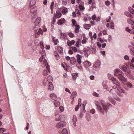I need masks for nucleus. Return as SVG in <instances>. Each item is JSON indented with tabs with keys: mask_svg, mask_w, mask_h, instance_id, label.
Wrapping results in <instances>:
<instances>
[{
	"mask_svg": "<svg viewBox=\"0 0 134 134\" xmlns=\"http://www.w3.org/2000/svg\"><path fill=\"white\" fill-rule=\"evenodd\" d=\"M66 118L65 115H62L59 116V128L65 127L66 125V122L64 121Z\"/></svg>",
	"mask_w": 134,
	"mask_h": 134,
	"instance_id": "obj_1",
	"label": "nucleus"
},
{
	"mask_svg": "<svg viewBox=\"0 0 134 134\" xmlns=\"http://www.w3.org/2000/svg\"><path fill=\"white\" fill-rule=\"evenodd\" d=\"M114 75L116 76L119 79L121 78L124 75L122 71L119 69H115L114 70Z\"/></svg>",
	"mask_w": 134,
	"mask_h": 134,
	"instance_id": "obj_2",
	"label": "nucleus"
},
{
	"mask_svg": "<svg viewBox=\"0 0 134 134\" xmlns=\"http://www.w3.org/2000/svg\"><path fill=\"white\" fill-rule=\"evenodd\" d=\"M100 102L105 110H106L108 108H109L112 107V105L111 104L109 103L106 104L103 100H101L100 101Z\"/></svg>",
	"mask_w": 134,
	"mask_h": 134,
	"instance_id": "obj_3",
	"label": "nucleus"
},
{
	"mask_svg": "<svg viewBox=\"0 0 134 134\" xmlns=\"http://www.w3.org/2000/svg\"><path fill=\"white\" fill-rule=\"evenodd\" d=\"M30 13L31 14V17L32 19L35 18L37 13V10L34 7L31 9L30 10Z\"/></svg>",
	"mask_w": 134,
	"mask_h": 134,
	"instance_id": "obj_4",
	"label": "nucleus"
},
{
	"mask_svg": "<svg viewBox=\"0 0 134 134\" xmlns=\"http://www.w3.org/2000/svg\"><path fill=\"white\" fill-rule=\"evenodd\" d=\"M101 64V62L100 60H97L96 62H95L94 64L93 65L94 67L97 69H98L100 67Z\"/></svg>",
	"mask_w": 134,
	"mask_h": 134,
	"instance_id": "obj_5",
	"label": "nucleus"
},
{
	"mask_svg": "<svg viewBox=\"0 0 134 134\" xmlns=\"http://www.w3.org/2000/svg\"><path fill=\"white\" fill-rule=\"evenodd\" d=\"M54 54L55 57H56V59L57 60H58V57L59 56L58 53L59 52V47L58 46L56 48H55V49H54Z\"/></svg>",
	"mask_w": 134,
	"mask_h": 134,
	"instance_id": "obj_6",
	"label": "nucleus"
},
{
	"mask_svg": "<svg viewBox=\"0 0 134 134\" xmlns=\"http://www.w3.org/2000/svg\"><path fill=\"white\" fill-rule=\"evenodd\" d=\"M60 11L63 14L66 13L68 12L67 9L64 7H62L60 8Z\"/></svg>",
	"mask_w": 134,
	"mask_h": 134,
	"instance_id": "obj_7",
	"label": "nucleus"
},
{
	"mask_svg": "<svg viewBox=\"0 0 134 134\" xmlns=\"http://www.w3.org/2000/svg\"><path fill=\"white\" fill-rule=\"evenodd\" d=\"M119 68L124 72L126 71L127 67L126 66L123 65H120L119 66Z\"/></svg>",
	"mask_w": 134,
	"mask_h": 134,
	"instance_id": "obj_8",
	"label": "nucleus"
},
{
	"mask_svg": "<svg viewBox=\"0 0 134 134\" xmlns=\"http://www.w3.org/2000/svg\"><path fill=\"white\" fill-rule=\"evenodd\" d=\"M76 57L77 58L76 60L77 62L79 64H80L81 63V59L82 58V57L80 55L77 54L76 55Z\"/></svg>",
	"mask_w": 134,
	"mask_h": 134,
	"instance_id": "obj_9",
	"label": "nucleus"
},
{
	"mask_svg": "<svg viewBox=\"0 0 134 134\" xmlns=\"http://www.w3.org/2000/svg\"><path fill=\"white\" fill-rule=\"evenodd\" d=\"M41 20V18L40 17L37 18L35 22V25L37 26L39 24Z\"/></svg>",
	"mask_w": 134,
	"mask_h": 134,
	"instance_id": "obj_10",
	"label": "nucleus"
},
{
	"mask_svg": "<svg viewBox=\"0 0 134 134\" xmlns=\"http://www.w3.org/2000/svg\"><path fill=\"white\" fill-rule=\"evenodd\" d=\"M76 59L74 57H71V59L70 60V63L71 64H74L76 63Z\"/></svg>",
	"mask_w": 134,
	"mask_h": 134,
	"instance_id": "obj_11",
	"label": "nucleus"
},
{
	"mask_svg": "<svg viewBox=\"0 0 134 134\" xmlns=\"http://www.w3.org/2000/svg\"><path fill=\"white\" fill-rule=\"evenodd\" d=\"M113 81V83L115 85L117 86H119L120 85V83L115 78L114 79L113 81Z\"/></svg>",
	"mask_w": 134,
	"mask_h": 134,
	"instance_id": "obj_12",
	"label": "nucleus"
},
{
	"mask_svg": "<svg viewBox=\"0 0 134 134\" xmlns=\"http://www.w3.org/2000/svg\"><path fill=\"white\" fill-rule=\"evenodd\" d=\"M54 87L53 85L51 83H49L48 84V88L49 90L52 91L54 89Z\"/></svg>",
	"mask_w": 134,
	"mask_h": 134,
	"instance_id": "obj_13",
	"label": "nucleus"
},
{
	"mask_svg": "<svg viewBox=\"0 0 134 134\" xmlns=\"http://www.w3.org/2000/svg\"><path fill=\"white\" fill-rule=\"evenodd\" d=\"M50 97L51 98L55 100L57 99L56 95L54 93L51 94L50 95Z\"/></svg>",
	"mask_w": 134,
	"mask_h": 134,
	"instance_id": "obj_14",
	"label": "nucleus"
},
{
	"mask_svg": "<svg viewBox=\"0 0 134 134\" xmlns=\"http://www.w3.org/2000/svg\"><path fill=\"white\" fill-rule=\"evenodd\" d=\"M53 80L52 77L51 76L49 75L48 76L47 81L49 83H51Z\"/></svg>",
	"mask_w": 134,
	"mask_h": 134,
	"instance_id": "obj_15",
	"label": "nucleus"
},
{
	"mask_svg": "<svg viewBox=\"0 0 134 134\" xmlns=\"http://www.w3.org/2000/svg\"><path fill=\"white\" fill-rule=\"evenodd\" d=\"M84 65H86V67L90 66L91 65V63L88 61H85L84 62H83Z\"/></svg>",
	"mask_w": 134,
	"mask_h": 134,
	"instance_id": "obj_16",
	"label": "nucleus"
},
{
	"mask_svg": "<svg viewBox=\"0 0 134 134\" xmlns=\"http://www.w3.org/2000/svg\"><path fill=\"white\" fill-rule=\"evenodd\" d=\"M127 22L129 24L132 25L134 24V20L132 19H128Z\"/></svg>",
	"mask_w": 134,
	"mask_h": 134,
	"instance_id": "obj_17",
	"label": "nucleus"
},
{
	"mask_svg": "<svg viewBox=\"0 0 134 134\" xmlns=\"http://www.w3.org/2000/svg\"><path fill=\"white\" fill-rule=\"evenodd\" d=\"M98 110L100 111V113L102 114H104V112L102 107L100 106L97 105Z\"/></svg>",
	"mask_w": 134,
	"mask_h": 134,
	"instance_id": "obj_18",
	"label": "nucleus"
},
{
	"mask_svg": "<svg viewBox=\"0 0 134 134\" xmlns=\"http://www.w3.org/2000/svg\"><path fill=\"white\" fill-rule=\"evenodd\" d=\"M108 100L109 101L112 103L114 105H115V101L114 99L111 97H110L108 98Z\"/></svg>",
	"mask_w": 134,
	"mask_h": 134,
	"instance_id": "obj_19",
	"label": "nucleus"
},
{
	"mask_svg": "<svg viewBox=\"0 0 134 134\" xmlns=\"http://www.w3.org/2000/svg\"><path fill=\"white\" fill-rule=\"evenodd\" d=\"M60 37L61 39L63 40L66 38H67V36L64 33H61Z\"/></svg>",
	"mask_w": 134,
	"mask_h": 134,
	"instance_id": "obj_20",
	"label": "nucleus"
},
{
	"mask_svg": "<svg viewBox=\"0 0 134 134\" xmlns=\"http://www.w3.org/2000/svg\"><path fill=\"white\" fill-rule=\"evenodd\" d=\"M77 93L76 91H73L70 97L72 99L75 98L76 96Z\"/></svg>",
	"mask_w": 134,
	"mask_h": 134,
	"instance_id": "obj_21",
	"label": "nucleus"
},
{
	"mask_svg": "<svg viewBox=\"0 0 134 134\" xmlns=\"http://www.w3.org/2000/svg\"><path fill=\"white\" fill-rule=\"evenodd\" d=\"M108 76L109 79L111 80L112 81H113L114 79L115 78L113 77V75L109 74H108Z\"/></svg>",
	"mask_w": 134,
	"mask_h": 134,
	"instance_id": "obj_22",
	"label": "nucleus"
},
{
	"mask_svg": "<svg viewBox=\"0 0 134 134\" xmlns=\"http://www.w3.org/2000/svg\"><path fill=\"white\" fill-rule=\"evenodd\" d=\"M98 40V41H99L101 43H104V42H107V40H102V38H100L98 37L97 39Z\"/></svg>",
	"mask_w": 134,
	"mask_h": 134,
	"instance_id": "obj_23",
	"label": "nucleus"
},
{
	"mask_svg": "<svg viewBox=\"0 0 134 134\" xmlns=\"http://www.w3.org/2000/svg\"><path fill=\"white\" fill-rule=\"evenodd\" d=\"M118 90L120 92L125 93V91L121 87L119 86L118 88Z\"/></svg>",
	"mask_w": 134,
	"mask_h": 134,
	"instance_id": "obj_24",
	"label": "nucleus"
},
{
	"mask_svg": "<svg viewBox=\"0 0 134 134\" xmlns=\"http://www.w3.org/2000/svg\"><path fill=\"white\" fill-rule=\"evenodd\" d=\"M65 21V19L63 18H62L59 20V25H61L64 23Z\"/></svg>",
	"mask_w": 134,
	"mask_h": 134,
	"instance_id": "obj_25",
	"label": "nucleus"
},
{
	"mask_svg": "<svg viewBox=\"0 0 134 134\" xmlns=\"http://www.w3.org/2000/svg\"><path fill=\"white\" fill-rule=\"evenodd\" d=\"M83 27L84 28L88 30L90 28L91 26L90 24H85L84 25Z\"/></svg>",
	"mask_w": 134,
	"mask_h": 134,
	"instance_id": "obj_26",
	"label": "nucleus"
},
{
	"mask_svg": "<svg viewBox=\"0 0 134 134\" xmlns=\"http://www.w3.org/2000/svg\"><path fill=\"white\" fill-rule=\"evenodd\" d=\"M86 103H87V101L86 100H85L84 101V102L82 104L83 108V111L84 113H85L86 111L85 110V107Z\"/></svg>",
	"mask_w": 134,
	"mask_h": 134,
	"instance_id": "obj_27",
	"label": "nucleus"
},
{
	"mask_svg": "<svg viewBox=\"0 0 134 134\" xmlns=\"http://www.w3.org/2000/svg\"><path fill=\"white\" fill-rule=\"evenodd\" d=\"M55 39V38L54 37H53L52 40L54 43V44L56 45L59 42L58 39Z\"/></svg>",
	"mask_w": 134,
	"mask_h": 134,
	"instance_id": "obj_28",
	"label": "nucleus"
},
{
	"mask_svg": "<svg viewBox=\"0 0 134 134\" xmlns=\"http://www.w3.org/2000/svg\"><path fill=\"white\" fill-rule=\"evenodd\" d=\"M42 58L43 59H44L45 58V52L44 50H42Z\"/></svg>",
	"mask_w": 134,
	"mask_h": 134,
	"instance_id": "obj_29",
	"label": "nucleus"
},
{
	"mask_svg": "<svg viewBox=\"0 0 134 134\" xmlns=\"http://www.w3.org/2000/svg\"><path fill=\"white\" fill-rule=\"evenodd\" d=\"M48 71L44 70L42 72L43 75L45 76H46L48 75Z\"/></svg>",
	"mask_w": 134,
	"mask_h": 134,
	"instance_id": "obj_30",
	"label": "nucleus"
},
{
	"mask_svg": "<svg viewBox=\"0 0 134 134\" xmlns=\"http://www.w3.org/2000/svg\"><path fill=\"white\" fill-rule=\"evenodd\" d=\"M54 103L56 107H58L59 105V101L57 100H54Z\"/></svg>",
	"mask_w": 134,
	"mask_h": 134,
	"instance_id": "obj_31",
	"label": "nucleus"
},
{
	"mask_svg": "<svg viewBox=\"0 0 134 134\" xmlns=\"http://www.w3.org/2000/svg\"><path fill=\"white\" fill-rule=\"evenodd\" d=\"M62 134H67L68 131L66 129H63L62 131Z\"/></svg>",
	"mask_w": 134,
	"mask_h": 134,
	"instance_id": "obj_32",
	"label": "nucleus"
},
{
	"mask_svg": "<svg viewBox=\"0 0 134 134\" xmlns=\"http://www.w3.org/2000/svg\"><path fill=\"white\" fill-rule=\"evenodd\" d=\"M90 50L91 53H95L96 49L94 48H90Z\"/></svg>",
	"mask_w": 134,
	"mask_h": 134,
	"instance_id": "obj_33",
	"label": "nucleus"
},
{
	"mask_svg": "<svg viewBox=\"0 0 134 134\" xmlns=\"http://www.w3.org/2000/svg\"><path fill=\"white\" fill-rule=\"evenodd\" d=\"M43 31L41 29V28H39L38 31L37 33L38 35H40L41 34L42 35L43 33Z\"/></svg>",
	"mask_w": 134,
	"mask_h": 134,
	"instance_id": "obj_34",
	"label": "nucleus"
},
{
	"mask_svg": "<svg viewBox=\"0 0 134 134\" xmlns=\"http://www.w3.org/2000/svg\"><path fill=\"white\" fill-rule=\"evenodd\" d=\"M77 120V118H76V116L74 115L73 116L72 119V121L74 124L75 123Z\"/></svg>",
	"mask_w": 134,
	"mask_h": 134,
	"instance_id": "obj_35",
	"label": "nucleus"
},
{
	"mask_svg": "<svg viewBox=\"0 0 134 134\" xmlns=\"http://www.w3.org/2000/svg\"><path fill=\"white\" fill-rule=\"evenodd\" d=\"M125 14L127 16L130 17L131 18L132 17V15H131V14L129 12H127L125 13Z\"/></svg>",
	"mask_w": 134,
	"mask_h": 134,
	"instance_id": "obj_36",
	"label": "nucleus"
},
{
	"mask_svg": "<svg viewBox=\"0 0 134 134\" xmlns=\"http://www.w3.org/2000/svg\"><path fill=\"white\" fill-rule=\"evenodd\" d=\"M129 10L132 14H134V10L132 8H129Z\"/></svg>",
	"mask_w": 134,
	"mask_h": 134,
	"instance_id": "obj_37",
	"label": "nucleus"
},
{
	"mask_svg": "<svg viewBox=\"0 0 134 134\" xmlns=\"http://www.w3.org/2000/svg\"><path fill=\"white\" fill-rule=\"evenodd\" d=\"M119 79L121 81H123L124 82L126 81L127 80V79L124 76H123L121 78H120Z\"/></svg>",
	"mask_w": 134,
	"mask_h": 134,
	"instance_id": "obj_38",
	"label": "nucleus"
},
{
	"mask_svg": "<svg viewBox=\"0 0 134 134\" xmlns=\"http://www.w3.org/2000/svg\"><path fill=\"white\" fill-rule=\"evenodd\" d=\"M70 48L71 49H72L73 51L74 52H76L77 51V49L75 47H71Z\"/></svg>",
	"mask_w": 134,
	"mask_h": 134,
	"instance_id": "obj_39",
	"label": "nucleus"
},
{
	"mask_svg": "<svg viewBox=\"0 0 134 134\" xmlns=\"http://www.w3.org/2000/svg\"><path fill=\"white\" fill-rule=\"evenodd\" d=\"M128 48L130 50V51L131 49H133L134 48V47H133L131 45H129L128 46Z\"/></svg>",
	"mask_w": 134,
	"mask_h": 134,
	"instance_id": "obj_40",
	"label": "nucleus"
},
{
	"mask_svg": "<svg viewBox=\"0 0 134 134\" xmlns=\"http://www.w3.org/2000/svg\"><path fill=\"white\" fill-rule=\"evenodd\" d=\"M54 2H52L50 6V8L51 10L52 11L53 9V6H54Z\"/></svg>",
	"mask_w": 134,
	"mask_h": 134,
	"instance_id": "obj_41",
	"label": "nucleus"
},
{
	"mask_svg": "<svg viewBox=\"0 0 134 134\" xmlns=\"http://www.w3.org/2000/svg\"><path fill=\"white\" fill-rule=\"evenodd\" d=\"M66 65V64L65 63H62V67L64 68V70H66V71H67V69L65 67V65Z\"/></svg>",
	"mask_w": 134,
	"mask_h": 134,
	"instance_id": "obj_42",
	"label": "nucleus"
},
{
	"mask_svg": "<svg viewBox=\"0 0 134 134\" xmlns=\"http://www.w3.org/2000/svg\"><path fill=\"white\" fill-rule=\"evenodd\" d=\"M127 86L129 88H131L132 86V85L130 82L127 83Z\"/></svg>",
	"mask_w": 134,
	"mask_h": 134,
	"instance_id": "obj_43",
	"label": "nucleus"
},
{
	"mask_svg": "<svg viewBox=\"0 0 134 134\" xmlns=\"http://www.w3.org/2000/svg\"><path fill=\"white\" fill-rule=\"evenodd\" d=\"M93 95L94 96L97 97H98L99 96V94L95 92H94L93 93Z\"/></svg>",
	"mask_w": 134,
	"mask_h": 134,
	"instance_id": "obj_44",
	"label": "nucleus"
},
{
	"mask_svg": "<svg viewBox=\"0 0 134 134\" xmlns=\"http://www.w3.org/2000/svg\"><path fill=\"white\" fill-rule=\"evenodd\" d=\"M68 35L69 37H74V34L71 32H70L68 34Z\"/></svg>",
	"mask_w": 134,
	"mask_h": 134,
	"instance_id": "obj_45",
	"label": "nucleus"
},
{
	"mask_svg": "<svg viewBox=\"0 0 134 134\" xmlns=\"http://www.w3.org/2000/svg\"><path fill=\"white\" fill-rule=\"evenodd\" d=\"M59 109L61 111L63 112L64 110V107L62 106H60L59 107Z\"/></svg>",
	"mask_w": 134,
	"mask_h": 134,
	"instance_id": "obj_46",
	"label": "nucleus"
},
{
	"mask_svg": "<svg viewBox=\"0 0 134 134\" xmlns=\"http://www.w3.org/2000/svg\"><path fill=\"white\" fill-rule=\"evenodd\" d=\"M46 69L48 70V72L50 73V68L49 67V65H47L46 67Z\"/></svg>",
	"mask_w": 134,
	"mask_h": 134,
	"instance_id": "obj_47",
	"label": "nucleus"
},
{
	"mask_svg": "<svg viewBox=\"0 0 134 134\" xmlns=\"http://www.w3.org/2000/svg\"><path fill=\"white\" fill-rule=\"evenodd\" d=\"M124 59L126 60H128L129 59V57L128 56L126 55L124 56Z\"/></svg>",
	"mask_w": 134,
	"mask_h": 134,
	"instance_id": "obj_48",
	"label": "nucleus"
},
{
	"mask_svg": "<svg viewBox=\"0 0 134 134\" xmlns=\"http://www.w3.org/2000/svg\"><path fill=\"white\" fill-rule=\"evenodd\" d=\"M110 4V3L109 1H107L105 2V4L107 6L109 5Z\"/></svg>",
	"mask_w": 134,
	"mask_h": 134,
	"instance_id": "obj_49",
	"label": "nucleus"
},
{
	"mask_svg": "<svg viewBox=\"0 0 134 134\" xmlns=\"http://www.w3.org/2000/svg\"><path fill=\"white\" fill-rule=\"evenodd\" d=\"M130 79L132 80H134V77L133 76L131 75H130L129 76Z\"/></svg>",
	"mask_w": 134,
	"mask_h": 134,
	"instance_id": "obj_50",
	"label": "nucleus"
},
{
	"mask_svg": "<svg viewBox=\"0 0 134 134\" xmlns=\"http://www.w3.org/2000/svg\"><path fill=\"white\" fill-rule=\"evenodd\" d=\"M43 63L44 65L46 66L47 64V61L46 59H44L43 62Z\"/></svg>",
	"mask_w": 134,
	"mask_h": 134,
	"instance_id": "obj_51",
	"label": "nucleus"
},
{
	"mask_svg": "<svg viewBox=\"0 0 134 134\" xmlns=\"http://www.w3.org/2000/svg\"><path fill=\"white\" fill-rule=\"evenodd\" d=\"M97 44L99 48H101V44L99 42H97Z\"/></svg>",
	"mask_w": 134,
	"mask_h": 134,
	"instance_id": "obj_52",
	"label": "nucleus"
},
{
	"mask_svg": "<svg viewBox=\"0 0 134 134\" xmlns=\"http://www.w3.org/2000/svg\"><path fill=\"white\" fill-rule=\"evenodd\" d=\"M79 8L81 10H83L85 9V8L82 5H79Z\"/></svg>",
	"mask_w": 134,
	"mask_h": 134,
	"instance_id": "obj_53",
	"label": "nucleus"
},
{
	"mask_svg": "<svg viewBox=\"0 0 134 134\" xmlns=\"http://www.w3.org/2000/svg\"><path fill=\"white\" fill-rule=\"evenodd\" d=\"M73 77H77L78 75V73H73L72 74Z\"/></svg>",
	"mask_w": 134,
	"mask_h": 134,
	"instance_id": "obj_54",
	"label": "nucleus"
},
{
	"mask_svg": "<svg viewBox=\"0 0 134 134\" xmlns=\"http://www.w3.org/2000/svg\"><path fill=\"white\" fill-rule=\"evenodd\" d=\"M106 44L105 43H102L101 44V47H102V48H104L106 46Z\"/></svg>",
	"mask_w": 134,
	"mask_h": 134,
	"instance_id": "obj_55",
	"label": "nucleus"
},
{
	"mask_svg": "<svg viewBox=\"0 0 134 134\" xmlns=\"http://www.w3.org/2000/svg\"><path fill=\"white\" fill-rule=\"evenodd\" d=\"M38 29H39V28L38 26H35L34 27V30L35 31H37Z\"/></svg>",
	"mask_w": 134,
	"mask_h": 134,
	"instance_id": "obj_56",
	"label": "nucleus"
},
{
	"mask_svg": "<svg viewBox=\"0 0 134 134\" xmlns=\"http://www.w3.org/2000/svg\"><path fill=\"white\" fill-rule=\"evenodd\" d=\"M114 98L117 101L119 102L121 101V99L118 97H116L115 98Z\"/></svg>",
	"mask_w": 134,
	"mask_h": 134,
	"instance_id": "obj_57",
	"label": "nucleus"
},
{
	"mask_svg": "<svg viewBox=\"0 0 134 134\" xmlns=\"http://www.w3.org/2000/svg\"><path fill=\"white\" fill-rule=\"evenodd\" d=\"M67 44L69 46H71V43L70 41L69 40L68 41Z\"/></svg>",
	"mask_w": 134,
	"mask_h": 134,
	"instance_id": "obj_58",
	"label": "nucleus"
},
{
	"mask_svg": "<svg viewBox=\"0 0 134 134\" xmlns=\"http://www.w3.org/2000/svg\"><path fill=\"white\" fill-rule=\"evenodd\" d=\"M79 41H77L76 43L75 44V46L76 47H79Z\"/></svg>",
	"mask_w": 134,
	"mask_h": 134,
	"instance_id": "obj_59",
	"label": "nucleus"
},
{
	"mask_svg": "<svg viewBox=\"0 0 134 134\" xmlns=\"http://www.w3.org/2000/svg\"><path fill=\"white\" fill-rule=\"evenodd\" d=\"M90 112L91 113L93 114L95 113V111L94 109H92L90 110Z\"/></svg>",
	"mask_w": 134,
	"mask_h": 134,
	"instance_id": "obj_60",
	"label": "nucleus"
},
{
	"mask_svg": "<svg viewBox=\"0 0 134 134\" xmlns=\"http://www.w3.org/2000/svg\"><path fill=\"white\" fill-rule=\"evenodd\" d=\"M65 59L67 61L70 60L71 59V58L68 56H67L65 57Z\"/></svg>",
	"mask_w": 134,
	"mask_h": 134,
	"instance_id": "obj_61",
	"label": "nucleus"
},
{
	"mask_svg": "<svg viewBox=\"0 0 134 134\" xmlns=\"http://www.w3.org/2000/svg\"><path fill=\"white\" fill-rule=\"evenodd\" d=\"M96 18V16L95 15H94L92 16V19L93 21H94L95 20Z\"/></svg>",
	"mask_w": 134,
	"mask_h": 134,
	"instance_id": "obj_62",
	"label": "nucleus"
},
{
	"mask_svg": "<svg viewBox=\"0 0 134 134\" xmlns=\"http://www.w3.org/2000/svg\"><path fill=\"white\" fill-rule=\"evenodd\" d=\"M4 129L3 128H1L0 129V133H2L4 132Z\"/></svg>",
	"mask_w": 134,
	"mask_h": 134,
	"instance_id": "obj_63",
	"label": "nucleus"
},
{
	"mask_svg": "<svg viewBox=\"0 0 134 134\" xmlns=\"http://www.w3.org/2000/svg\"><path fill=\"white\" fill-rule=\"evenodd\" d=\"M134 52V49H131V50L130 51V53L132 55Z\"/></svg>",
	"mask_w": 134,
	"mask_h": 134,
	"instance_id": "obj_64",
	"label": "nucleus"
}]
</instances>
